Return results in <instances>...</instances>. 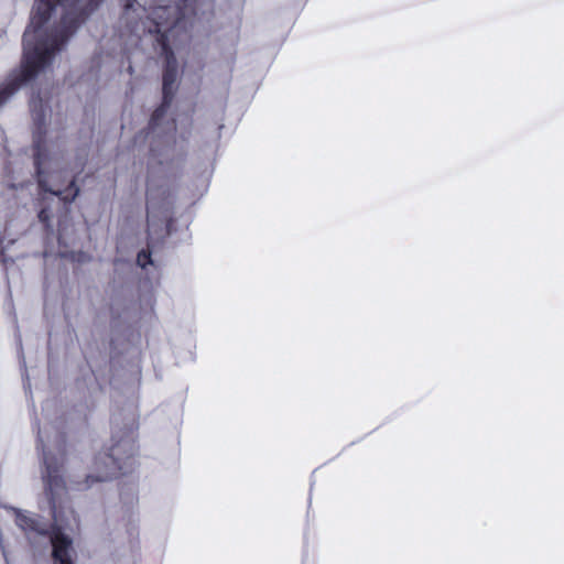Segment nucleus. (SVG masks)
<instances>
[{
  "label": "nucleus",
  "mask_w": 564,
  "mask_h": 564,
  "mask_svg": "<svg viewBox=\"0 0 564 564\" xmlns=\"http://www.w3.org/2000/svg\"><path fill=\"white\" fill-rule=\"evenodd\" d=\"M137 263L141 268H145L149 264H152L151 251L149 249H142L138 252Z\"/></svg>",
  "instance_id": "6e6552de"
},
{
  "label": "nucleus",
  "mask_w": 564,
  "mask_h": 564,
  "mask_svg": "<svg viewBox=\"0 0 564 564\" xmlns=\"http://www.w3.org/2000/svg\"><path fill=\"white\" fill-rule=\"evenodd\" d=\"M39 218L42 223H48L50 221V214L46 209H41L39 213Z\"/></svg>",
  "instance_id": "1a4fd4ad"
},
{
  "label": "nucleus",
  "mask_w": 564,
  "mask_h": 564,
  "mask_svg": "<svg viewBox=\"0 0 564 564\" xmlns=\"http://www.w3.org/2000/svg\"><path fill=\"white\" fill-rule=\"evenodd\" d=\"M37 446L43 452L44 470L42 479L44 491L50 503L53 521L47 522L39 514H30L14 509V522L26 535H40L50 538L53 551L52 556L55 564H75L73 560V541L66 535L58 514V499L66 491V482L63 477V469L67 458L66 437L64 434L56 441V453L45 451L43 440L39 437Z\"/></svg>",
  "instance_id": "7ed1b4c3"
},
{
  "label": "nucleus",
  "mask_w": 564,
  "mask_h": 564,
  "mask_svg": "<svg viewBox=\"0 0 564 564\" xmlns=\"http://www.w3.org/2000/svg\"><path fill=\"white\" fill-rule=\"evenodd\" d=\"M138 429L135 420L124 430L122 437L116 442L109 453L98 454L95 466L96 476L88 475L85 486L88 488L95 482L107 481L123 475V467L131 466L134 451V432Z\"/></svg>",
  "instance_id": "39448f33"
},
{
  "label": "nucleus",
  "mask_w": 564,
  "mask_h": 564,
  "mask_svg": "<svg viewBox=\"0 0 564 564\" xmlns=\"http://www.w3.org/2000/svg\"><path fill=\"white\" fill-rule=\"evenodd\" d=\"M105 0H35L30 26L23 34V56L19 76L0 89V107L14 91L50 65L77 28Z\"/></svg>",
  "instance_id": "f257e3e1"
},
{
  "label": "nucleus",
  "mask_w": 564,
  "mask_h": 564,
  "mask_svg": "<svg viewBox=\"0 0 564 564\" xmlns=\"http://www.w3.org/2000/svg\"><path fill=\"white\" fill-rule=\"evenodd\" d=\"M140 10L142 12L149 11L147 18L152 22L149 33L155 34V41L165 59L162 95L174 98L177 61L171 47V42H175L176 39L186 33L184 9L176 3L151 4L147 9L139 6L138 0H124L121 20L131 33L138 31L142 18Z\"/></svg>",
  "instance_id": "20e7f679"
},
{
  "label": "nucleus",
  "mask_w": 564,
  "mask_h": 564,
  "mask_svg": "<svg viewBox=\"0 0 564 564\" xmlns=\"http://www.w3.org/2000/svg\"><path fill=\"white\" fill-rule=\"evenodd\" d=\"M34 167H35V174L37 177V185L41 191L45 193L53 194L57 197H59L65 204H69L75 200V198L79 194V187L76 185V180L73 178L68 186L64 188L63 191H55L53 189L46 180V176L44 174L43 167H42V154L40 150H37L34 154Z\"/></svg>",
  "instance_id": "423d86ee"
},
{
  "label": "nucleus",
  "mask_w": 564,
  "mask_h": 564,
  "mask_svg": "<svg viewBox=\"0 0 564 564\" xmlns=\"http://www.w3.org/2000/svg\"><path fill=\"white\" fill-rule=\"evenodd\" d=\"M148 200H149V203H150V204H152V200H153V195H152V193H150V194H149V196H148Z\"/></svg>",
  "instance_id": "9d476101"
},
{
  "label": "nucleus",
  "mask_w": 564,
  "mask_h": 564,
  "mask_svg": "<svg viewBox=\"0 0 564 564\" xmlns=\"http://www.w3.org/2000/svg\"><path fill=\"white\" fill-rule=\"evenodd\" d=\"M172 101H173V98H171L170 96H162L161 105L159 107H156L154 109V111L152 112V115H151V118H150V121H149V127L151 129H154L155 127H158L160 124V121L165 116V113H166L167 109L170 108Z\"/></svg>",
  "instance_id": "0eeeda50"
},
{
  "label": "nucleus",
  "mask_w": 564,
  "mask_h": 564,
  "mask_svg": "<svg viewBox=\"0 0 564 564\" xmlns=\"http://www.w3.org/2000/svg\"><path fill=\"white\" fill-rule=\"evenodd\" d=\"M37 446L43 452L44 470L42 479L44 491L50 503L53 521L47 522L39 514H30L14 509V522L26 535H40L50 538L53 551L52 556L55 564H75L73 560V541L66 535L58 514V499L66 491V482L63 477V469L67 458L66 437L64 434L56 441V453L45 451L43 440L39 437Z\"/></svg>",
  "instance_id": "f03ea898"
}]
</instances>
